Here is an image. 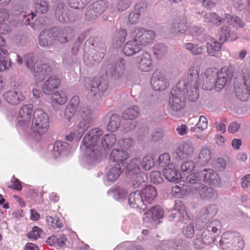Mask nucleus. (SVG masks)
<instances>
[{"mask_svg": "<svg viewBox=\"0 0 250 250\" xmlns=\"http://www.w3.org/2000/svg\"><path fill=\"white\" fill-rule=\"evenodd\" d=\"M33 108L31 105H24L20 109L17 116L18 125L25 134L37 137L45 134L49 127L48 114L41 108L35 110L31 123Z\"/></svg>", "mask_w": 250, "mask_h": 250, "instance_id": "f257e3e1", "label": "nucleus"}, {"mask_svg": "<svg viewBox=\"0 0 250 250\" xmlns=\"http://www.w3.org/2000/svg\"><path fill=\"white\" fill-rule=\"evenodd\" d=\"M103 131L98 128L90 129L84 136L81 147L84 151L85 160L89 164L98 161L101 148L106 150L112 147L116 142L112 133L103 135Z\"/></svg>", "mask_w": 250, "mask_h": 250, "instance_id": "f03ea898", "label": "nucleus"}, {"mask_svg": "<svg viewBox=\"0 0 250 250\" xmlns=\"http://www.w3.org/2000/svg\"><path fill=\"white\" fill-rule=\"evenodd\" d=\"M75 114L79 118V123L75 127V131L71 132L66 136L68 141L80 140L84 132L90 126L91 121V110L89 106L83 105L79 109L68 105L65 109V118L69 120Z\"/></svg>", "mask_w": 250, "mask_h": 250, "instance_id": "7ed1b4c3", "label": "nucleus"}, {"mask_svg": "<svg viewBox=\"0 0 250 250\" xmlns=\"http://www.w3.org/2000/svg\"><path fill=\"white\" fill-rule=\"evenodd\" d=\"M186 85V81L180 80L171 90L168 101L169 108L171 111L178 112L185 107Z\"/></svg>", "mask_w": 250, "mask_h": 250, "instance_id": "20e7f679", "label": "nucleus"}, {"mask_svg": "<svg viewBox=\"0 0 250 250\" xmlns=\"http://www.w3.org/2000/svg\"><path fill=\"white\" fill-rule=\"evenodd\" d=\"M220 243L224 250H242L244 247V240L237 232H225Z\"/></svg>", "mask_w": 250, "mask_h": 250, "instance_id": "39448f33", "label": "nucleus"}, {"mask_svg": "<svg viewBox=\"0 0 250 250\" xmlns=\"http://www.w3.org/2000/svg\"><path fill=\"white\" fill-rule=\"evenodd\" d=\"M85 90L89 96L100 97L107 89L108 82L100 78L87 79L84 84Z\"/></svg>", "mask_w": 250, "mask_h": 250, "instance_id": "423d86ee", "label": "nucleus"}, {"mask_svg": "<svg viewBox=\"0 0 250 250\" xmlns=\"http://www.w3.org/2000/svg\"><path fill=\"white\" fill-rule=\"evenodd\" d=\"M125 64V61L123 58H120L115 63L104 62L102 69L105 72L106 76L112 77L115 79H119L124 74Z\"/></svg>", "mask_w": 250, "mask_h": 250, "instance_id": "0eeeda50", "label": "nucleus"}, {"mask_svg": "<svg viewBox=\"0 0 250 250\" xmlns=\"http://www.w3.org/2000/svg\"><path fill=\"white\" fill-rule=\"evenodd\" d=\"M130 37L134 39L141 46L151 43L155 38V33L151 30H146L142 27H134L130 33Z\"/></svg>", "mask_w": 250, "mask_h": 250, "instance_id": "6e6552de", "label": "nucleus"}, {"mask_svg": "<svg viewBox=\"0 0 250 250\" xmlns=\"http://www.w3.org/2000/svg\"><path fill=\"white\" fill-rule=\"evenodd\" d=\"M188 191L197 198L202 200L212 201L217 199L218 193L212 188L204 184L196 185L195 187H190Z\"/></svg>", "mask_w": 250, "mask_h": 250, "instance_id": "1a4fd4ad", "label": "nucleus"}, {"mask_svg": "<svg viewBox=\"0 0 250 250\" xmlns=\"http://www.w3.org/2000/svg\"><path fill=\"white\" fill-rule=\"evenodd\" d=\"M89 50L86 51L84 49L83 55V62L87 66H92L99 63L104 56L106 52L105 45L104 43H100L96 47L95 52L90 51L92 55L89 53Z\"/></svg>", "mask_w": 250, "mask_h": 250, "instance_id": "9d476101", "label": "nucleus"}, {"mask_svg": "<svg viewBox=\"0 0 250 250\" xmlns=\"http://www.w3.org/2000/svg\"><path fill=\"white\" fill-rule=\"evenodd\" d=\"M195 147L194 144L190 140L181 143L175 151L176 159L183 160L191 156L194 153Z\"/></svg>", "mask_w": 250, "mask_h": 250, "instance_id": "9b49d317", "label": "nucleus"}, {"mask_svg": "<svg viewBox=\"0 0 250 250\" xmlns=\"http://www.w3.org/2000/svg\"><path fill=\"white\" fill-rule=\"evenodd\" d=\"M151 84L154 90L160 91L167 89L169 83L163 73L156 70L151 77Z\"/></svg>", "mask_w": 250, "mask_h": 250, "instance_id": "f8f14e48", "label": "nucleus"}, {"mask_svg": "<svg viewBox=\"0 0 250 250\" xmlns=\"http://www.w3.org/2000/svg\"><path fill=\"white\" fill-rule=\"evenodd\" d=\"M138 68L142 71L148 72L153 68L150 55L146 51H143L137 58Z\"/></svg>", "mask_w": 250, "mask_h": 250, "instance_id": "ddd939ff", "label": "nucleus"}, {"mask_svg": "<svg viewBox=\"0 0 250 250\" xmlns=\"http://www.w3.org/2000/svg\"><path fill=\"white\" fill-rule=\"evenodd\" d=\"M200 70L199 66L191 67L188 70L187 79L182 80L186 81V85H200L203 83V80L199 75Z\"/></svg>", "mask_w": 250, "mask_h": 250, "instance_id": "4468645a", "label": "nucleus"}, {"mask_svg": "<svg viewBox=\"0 0 250 250\" xmlns=\"http://www.w3.org/2000/svg\"><path fill=\"white\" fill-rule=\"evenodd\" d=\"M144 215V220L145 222H152L163 218L164 212L161 206H156L146 211Z\"/></svg>", "mask_w": 250, "mask_h": 250, "instance_id": "2eb2a0df", "label": "nucleus"}, {"mask_svg": "<svg viewBox=\"0 0 250 250\" xmlns=\"http://www.w3.org/2000/svg\"><path fill=\"white\" fill-rule=\"evenodd\" d=\"M34 76L38 82H41L52 72V68L48 64H36L34 68Z\"/></svg>", "mask_w": 250, "mask_h": 250, "instance_id": "dca6fc26", "label": "nucleus"}, {"mask_svg": "<svg viewBox=\"0 0 250 250\" xmlns=\"http://www.w3.org/2000/svg\"><path fill=\"white\" fill-rule=\"evenodd\" d=\"M206 48L208 54L211 56H217L221 49V44L213 38L206 35Z\"/></svg>", "mask_w": 250, "mask_h": 250, "instance_id": "f3484780", "label": "nucleus"}, {"mask_svg": "<svg viewBox=\"0 0 250 250\" xmlns=\"http://www.w3.org/2000/svg\"><path fill=\"white\" fill-rule=\"evenodd\" d=\"M128 202L131 207L136 208L140 211L142 208L144 210L143 207L145 206V205L140 191L137 190L131 193L129 195Z\"/></svg>", "mask_w": 250, "mask_h": 250, "instance_id": "a211bd4d", "label": "nucleus"}, {"mask_svg": "<svg viewBox=\"0 0 250 250\" xmlns=\"http://www.w3.org/2000/svg\"><path fill=\"white\" fill-rule=\"evenodd\" d=\"M206 82L203 84L208 90H211L213 88L215 89L216 80L217 77V70L215 68L208 69L205 73Z\"/></svg>", "mask_w": 250, "mask_h": 250, "instance_id": "6ab92c4d", "label": "nucleus"}, {"mask_svg": "<svg viewBox=\"0 0 250 250\" xmlns=\"http://www.w3.org/2000/svg\"><path fill=\"white\" fill-rule=\"evenodd\" d=\"M123 171V165L115 164L113 166L107 167L105 171L108 181L113 182L117 180Z\"/></svg>", "mask_w": 250, "mask_h": 250, "instance_id": "aec40b11", "label": "nucleus"}, {"mask_svg": "<svg viewBox=\"0 0 250 250\" xmlns=\"http://www.w3.org/2000/svg\"><path fill=\"white\" fill-rule=\"evenodd\" d=\"M229 75V68L227 66H224L219 71L217 70V77H216L215 89L220 91L227 83Z\"/></svg>", "mask_w": 250, "mask_h": 250, "instance_id": "412c9836", "label": "nucleus"}, {"mask_svg": "<svg viewBox=\"0 0 250 250\" xmlns=\"http://www.w3.org/2000/svg\"><path fill=\"white\" fill-rule=\"evenodd\" d=\"M55 16L56 18L62 22H68L71 21L69 16V11L63 2H60L56 7Z\"/></svg>", "mask_w": 250, "mask_h": 250, "instance_id": "4be33fe9", "label": "nucleus"}, {"mask_svg": "<svg viewBox=\"0 0 250 250\" xmlns=\"http://www.w3.org/2000/svg\"><path fill=\"white\" fill-rule=\"evenodd\" d=\"M5 100L12 105H17L22 101L24 97L22 94L18 91L10 90L3 94Z\"/></svg>", "mask_w": 250, "mask_h": 250, "instance_id": "5701e85b", "label": "nucleus"}, {"mask_svg": "<svg viewBox=\"0 0 250 250\" xmlns=\"http://www.w3.org/2000/svg\"><path fill=\"white\" fill-rule=\"evenodd\" d=\"M141 193L143 201L146 206V204H151L156 198L157 192L155 187L152 186H147L144 188Z\"/></svg>", "mask_w": 250, "mask_h": 250, "instance_id": "b1692460", "label": "nucleus"}, {"mask_svg": "<svg viewBox=\"0 0 250 250\" xmlns=\"http://www.w3.org/2000/svg\"><path fill=\"white\" fill-rule=\"evenodd\" d=\"M61 83V80L56 75L50 76L43 83L42 90L44 93L49 94L53 90L58 88Z\"/></svg>", "mask_w": 250, "mask_h": 250, "instance_id": "393cba45", "label": "nucleus"}, {"mask_svg": "<svg viewBox=\"0 0 250 250\" xmlns=\"http://www.w3.org/2000/svg\"><path fill=\"white\" fill-rule=\"evenodd\" d=\"M141 43H138L134 39L127 42L122 48V52L126 56L133 55L142 50Z\"/></svg>", "mask_w": 250, "mask_h": 250, "instance_id": "a878e982", "label": "nucleus"}, {"mask_svg": "<svg viewBox=\"0 0 250 250\" xmlns=\"http://www.w3.org/2000/svg\"><path fill=\"white\" fill-rule=\"evenodd\" d=\"M202 171L203 181L213 185L219 183L220 178L215 171L211 169H204Z\"/></svg>", "mask_w": 250, "mask_h": 250, "instance_id": "bb28decb", "label": "nucleus"}, {"mask_svg": "<svg viewBox=\"0 0 250 250\" xmlns=\"http://www.w3.org/2000/svg\"><path fill=\"white\" fill-rule=\"evenodd\" d=\"M163 172L166 179L171 182H178L181 178L180 172L173 165H169V167L164 168Z\"/></svg>", "mask_w": 250, "mask_h": 250, "instance_id": "cd10ccee", "label": "nucleus"}, {"mask_svg": "<svg viewBox=\"0 0 250 250\" xmlns=\"http://www.w3.org/2000/svg\"><path fill=\"white\" fill-rule=\"evenodd\" d=\"M73 36L74 32L71 28H64L58 31L55 39L61 43H65L71 40Z\"/></svg>", "mask_w": 250, "mask_h": 250, "instance_id": "c85d7f7f", "label": "nucleus"}, {"mask_svg": "<svg viewBox=\"0 0 250 250\" xmlns=\"http://www.w3.org/2000/svg\"><path fill=\"white\" fill-rule=\"evenodd\" d=\"M69 145L66 142L57 141L53 147V154L55 158L61 155H65L69 151Z\"/></svg>", "mask_w": 250, "mask_h": 250, "instance_id": "c756f323", "label": "nucleus"}, {"mask_svg": "<svg viewBox=\"0 0 250 250\" xmlns=\"http://www.w3.org/2000/svg\"><path fill=\"white\" fill-rule=\"evenodd\" d=\"M8 51L0 48V71H3L11 68L12 62L8 57Z\"/></svg>", "mask_w": 250, "mask_h": 250, "instance_id": "7c9ffc66", "label": "nucleus"}, {"mask_svg": "<svg viewBox=\"0 0 250 250\" xmlns=\"http://www.w3.org/2000/svg\"><path fill=\"white\" fill-rule=\"evenodd\" d=\"M211 153L210 150L206 147H202L199 154L197 163L201 166H206L211 160Z\"/></svg>", "mask_w": 250, "mask_h": 250, "instance_id": "2f4dec72", "label": "nucleus"}, {"mask_svg": "<svg viewBox=\"0 0 250 250\" xmlns=\"http://www.w3.org/2000/svg\"><path fill=\"white\" fill-rule=\"evenodd\" d=\"M128 154L120 149H114L110 155L111 160L115 162H123L128 158Z\"/></svg>", "mask_w": 250, "mask_h": 250, "instance_id": "473e14b6", "label": "nucleus"}, {"mask_svg": "<svg viewBox=\"0 0 250 250\" xmlns=\"http://www.w3.org/2000/svg\"><path fill=\"white\" fill-rule=\"evenodd\" d=\"M173 208L174 210H176L178 212L179 220L180 222H184L189 219L186 210L185 206L182 202L179 200L176 201Z\"/></svg>", "mask_w": 250, "mask_h": 250, "instance_id": "72a5a7b5", "label": "nucleus"}, {"mask_svg": "<svg viewBox=\"0 0 250 250\" xmlns=\"http://www.w3.org/2000/svg\"><path fill=\"white\" fill-rule=\"evenodd\" d=\"M217 211L218 209L216 205H209L201 209V217L202 219H209L217 213Z\"/></svg>", "mask_w": 250, "mask_h": 250, "instance_id": "f704fd0d", "label": "nucleus"}, {"mask_svg": "<svg viewBox=\"0 0 250 250\" xmlns=\"http://www.w3.org/2000/svg\"><path fill=\"white\" fill-rule=\"evenodd\" d=\"M132 175L130 184L134 188H139L147 181V176L145 172H140L138 174Z\"/></svg>", "mask_w": 250, "mask_h": 250, "instance_id": "c9c22d12", "label": "nucleus"}, {"mask_svg": "<svg viewBox=\"0 0 250 250\" xmlns=\"http://www.w3.org/2000/svg\"><path fill=\"white\" fill-rule=\"evenodd\" d=\"M203 179L202 171L194 172L190 174L186 178L187 182L191 184V185L188 186L187 190L188 191L190 187H195L196 185H202L200 182L203 181Z\"/></svg>", "mask_w": 250, "mask_h": 250, "instance_id": "e433bc0d", "label": "nucleus"}, {"mask_svg": "<svg viewBox=\"0 0 250 250\" xmlns=\"http://www.w3.org/2000/svg\"><path fill=\"white\" fill-rule=\"evenodd\" d=\"M141 160L138 158L132 159L126 166V170L130 174H138L141 171Z\"/></svg>", "mask_w": 250, "mask_h": 250, "instance_id": "4c0bfd02", "label": "nucleus"}, {"mask_svg": "<svg viewBox=\"0 0 250 250\" xmlns=\"http://www.w3.org/2000/svg\"><path fill=\"white\" fill-rule=\"evenodd\" d=\"M53 34L49 30H44L42 32L39 36V42L41 46H47L51 43L53 39Z\"/></svg>", "mask_w": 250, "mask_h": 250, "instance_id": "58836bf2", "label": "nucleus"}, {"mask_svg": "<svg viewBox=\"0 0 250 250\" xmlns=\"http://www.w3.org/2000/svg\"><path fill=\"white\" fill-rule=\"evenodd\" d=\"M91 6L92 7L93 11H95L96 13L94 14V17H98L105 11L107 6V3L105 0H99L94 2L91 5Z\"/></svg>", "mask_w": 250, "mask_h": 250, "instance_id": "ea45409f", "label": "nucleus"}, {"mask_svg": "<svg viewBox=\"0 0 250 250\" xmlns=\"http://www.w3.org/2000/svg\"><path fill=\"white\" fill-rule=\"evenodd\" d=\"M205 21L216 26L220 25L224 21V18L218 16L215 13H206L204 16Z\"/></svg>", "mask_w": 250, "mask_h": 250, "instance_id": "a19ab883", "label": "nucleus"}, {"mask_svg": "<svg viewBox=\"0 0 250 250\" xmlns=\"http://www.w3.org/2000/svg\"><path fill=\"white\" fill-rule=\"evenodd\" d=\"M223 22H228L236 28L242 27L244 25V23L239 17L229 14H225Z\"/></svg>", "mask_w": 250, "mask_h": 250, "instance_id": "79ce46f5", "label": "nucleus"}, {"mask_svg": "<svg viewBox=\"0 0 250 250\" xmlns=\"http://www.w3.org/2000/svg\"><path fill=\"white\" fill-rule=\"evenodd\" d=\"M139 114L138 108L136 106L126 109L122 114V118L125 120H133L138 117Z\"/></svg>", "mask_w": 250, "mask_h": 250, "instance_id": "37998d69", "label": "nucleus"}, {"mask_svg": "<svg viewBox=\"0 0 250 250\" xmlns=\"http://www.w3.org/2000/svg\"><path fill=\"white\" fill-rule=\"evenodd\" d=\"M199 85H187V94L188 100L191 102H195L199 97L198 87Z\"/></svg>", "mask_w": 250, "mask_h": 250, "instance_id": "c03bdc74", "label": "nucleus"}, {"mask_svg": "<svg viewBox=\"0 0 250 250\" xmlns=\"http://www.w3.org/2000/svg\"><path fill=\"white\" fill-rule=\"evenodd\" d=\"M185 48L192 55L197 56L202 54L204 48L199 44L188 42L185 44Z\"/></svg>", "mask_w": 250, "mask_h": 250, "instance_id": "a18cd8bd", "label": "nucleus"}, {"mask_svg": "<svg viewBox=\"0 0 250 250\" xmlns=\"http://www.w3.org/2000/svg\"><path fill=\"white\" fill-rule=\"evenodd\" d=\"M188 29L186 21L182 20L172 25L171 32L175 34H184L188 31Z\"/></svg>", "mask_w": 250, "mask_h": 250, "instance_id": "49530a36", "label": "nucleus"}, {"mask_svg": "<svg viewBox=\"0 0 250 250\" xmlns=\"http://www.w3.org/2000/svg\"><path fill=\"white\" fill-rule=\"evenodd\" d=\"M121 119L117 114H113L110 119V121L107 125V129L110 131H116L120 126Z\"/></svg>", "mask_w": 250, "mask_h": 250, "instance_id": "de8ad7c7", "label": "nucleus"}, {"mask_svg": "<svg viewBox=\"0 0 250 250\" xmlns=\"http://www.w3.org/2000/svg\"><path fill=\"white\" fill-rule=\"evenodd\" d=\"M235 93L236 97L240 101H246L249 99V91L244 85L235 86Z\"/></svg>", "mask_w": 250, "mask_h": 250, "instance_id": "09e8293b", "label": "nucleus"}, {"mask_svg": "<svg viewBox=\"0 0 250 250\" xmlns=\"http://www.w3.org/2000/svg\"><path fill=\"white\" fill-rule=\"evenodd\" d=\"M127 31L125 29L120 28L114 37L115 45L116 47L120 46L125 41Z\"/></svg>", "mask_w": 250, "mask_h": 250, "instance_id": "8fccbe9b", "label": "nucleus"}, {"mask_svg": "<svg viewBox=\"0 0 250 250\" xmlns=\"http://www.w3.org/2000/svg\"><path fill=\"white\" fill-rule=\"evenodd\" d=\"M208 120L207 118L203 115L200 116L195 126L191 127L190 131L193 132H196L197 129H200L201 131H204L208 127Z\"/></svg>", "mask_w": 250, "mask_h": 250, "instance_id": "3c124183", "label": "nucleus"}, {"mask_svg": "<svg viewBox=\"0 0 250 250\" xmlns=\"http://www.w3.org/2000/svg\"><path fill=\"white\" fill-rule=\"evenodd\" d=\"M219 38L220 42H225L230 38V41L234 40L236 37H232L231 35L230 30L227 26H223L219 33Z\"/></svg>", "mask_w": 250, "mask_h": 250, "instance_id": "603ef678", "label": "nucleus"}, {"mask_svg": "<svg viewBox=\"0 0 250 250\" xmlns=\"http://www.w3.org/2000/svg\"><path fill=\"white\" fill-rule=\"evenodd\" d=\"M141 164L145 170H148L154 166V159L150 155H146L143 157Z\"/></svg>", "mask_w": 250, "mask_h": 250, "instance_id": "864d4df0", "label": "nucleus"}, {"mask_svg": "<svg viewBox=\"0 0 250 250\" xmlns=\"http://www.w3.org/2000/svg\"><path fill=\"white\" fill-rule=\"evenodd\" d=\"M160 167L165 168L169 167V165H173L170 163V156L168 153H165L161 154L158 160Z\"/></svg>", "mask_w": 250, "mask_h": 250, "instance_id": "5fc2aeb1", "label": "nucleus"}, {"mask_svg": "<svg viewBox=\"0 0 250 250\" xmlns=\"http://www.w3.org/2000/svg\"><path fill=\"white\" fill-rule=\"evenodd\" d=\"M46 221L54 229H61L63 227L62 223L60 219L56 216L54 217L47 216L46 217Z\"/></svg>", "mask_w": 250, "mask_h": 250, "instance_id": "6e6d98bb", "label": "nucleus"}, {"mask_svg": "<svg viewBox=\"0 0 250 250\" xmlns=\"http://www.w3.org/2000/svg\"><path fill=\"white\" fill-rule=\"evenodd\" d=\"M113 197L118 201H122L126 197L127 192L126 190L122 188H116L113 190Z\"/></svg>", "mask_w": 250, "mask_h": 250, "instance_id": "4d7b16f0", "label": "nucleus"}, {"mask_svg": "<svg viewBox=\"0 0 250 250\" xmlns=\"http://www.w3.org/2000/svg\"><path fill=\"white\" fill-rule=\"evenodd\" d=\"M90 2V0H68V4L75 9L83 8Z\"/></svg>", "mask_w": 250, "mask_h": 250, "instance_id": "13d9d810", "label": "nucleus"}, {"mask_svg": "<svg viewBox=\"0 0 250 250\" xmlns=\"http://www.w3.org/2000/svg\"><path fill=\"white\" fill-rule=\"evenodd\" d=\"M241 76L243 81V84L249 91V96L250 97V73L249 70L246 68L242 70Z\"/></svg>", "mask_w": 250, "mask_h": 250, "instance_id": "bf43d9fd", "label": "nucleus"}, {"mask_svg": "<svg viewBox=\"0 0 250 250\" xmlns=\"http://www.w3.org/2000/svg\"><path fill=\"white\" fill-rule=\"evenodd\" d=\"M52 101L53 103H55L59 104H63L67 102V98L64 93H59L57 92L52 95Z\"/></svg>", "mask_w": 250, "mask_h": 250, "instance_id": "052dcab7", "label": "nucleus"}, {"mask_svg": "<svg viewBox=\"0 0 250 250\" xmlns=\"http://www.w3.org/2000/svg\"><path fill=\"white\" fill-rule=\"evenodd\" d=\"M43 235V230L38 227H34L32 230L27 233V236L29 239L34 240L42 237Z\"/></svg>", "mask_w": 250, "mask_h": 250, "instance_id": "680f3d73", "label": "nucleus"}, {"mask_svg": "<svg viewBox=\"0 0 250 250\" xmlns=\"http://www.w3.org/2000/svg\"><path fill=\"white\" fill-rule=\"evenodd\" d=\"M24 58L26 66L30 70L33 71L36 64H39L38 63H35L34 54L33 53L26 54L24 55Z\"/></svg>", "mask_w": 250, "mask_h": 250, "instance_id": "e2e57ef3", "label": "nucleus"}, {"mask_svg": "<svg viewBox=\"0 0 250 250\" xmlns=\"http://www.w3.org/2000/svg\"><path fill=\"white\" fill-rule=\"evenodd\" d=\"M205 31L204 28L194 25L188 28V34L193 37H199L204 35Z\"/></svg>", "mask_w": 250, "mask_h": 250, "instance_id": "0e129e2a", "label": "nucleus"}, {"mask_svg": "<svg viewBox=\"0 0 250 250\" xmlns=\"http://www.w3.org/2000/svg\"><path fill=\"white\" fill-rule=\"evenodd\" d=\"M35 9L36 13L44 14L48 10V2L40 0V2L36 4Z\"/></svg>", "mask_w": 250, "mask_h": 250, "instance_id": "69168bd1", "label": "nucleus"}, {"mask_svg": "<svg viewBox=\"0 0 250 250\" xmlns=\"http://www.w3.org/2000/svg\"><path fill=\"white\" fill-rule=\"evenodd\" d=\"M100 43L102 42H98L97 38L94 37H90L85 43L84 49H86V47H88L89 48V51L95 52L97 45H98ZM97 47H98V45H97Z\"/></svg>", "mask_w": 250, "mask_h": 250, "instance_id": "338daca9", "label": "nucleus"}, {"mask_svg": "<svg viewBox=\"0 0 250 250\" xmlns=\"http://www.w3.org/2000/svg\"><path fill=\"white\" fill-rule=\"evenodd\" d=\"M167 50L166 46L163 44H155L154 46V53L158 58L163 56Z\"/></svg>", "mask_w": 250, "mask_h": 250, "instance_id": "774afa93", "label": "nucleus"}]
</instances>
